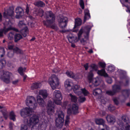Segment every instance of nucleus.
Segmentation results:
<instances>
[{
    "label": "nucleus",
    "instance_id": "e433bc0d",
    "mask_svg": "<svg viewBox=\"0 0 130 130\" xmlns=\"http://www.w3.org/2000/svg\"><path fill=\"white\" fill-rule=\"evenodd\" d=\"M106 93L107 95L110 96H113L116 94L114 92L113 90H108L106 91Z\"/></svg>",
    "mask_w": 130,
    "mask_h": 130
},
{
    "label": "nucleus",
    "instance_id": "9b49d317",
    "mask_svg": "<svg viewBox=\"0 0 130 130\" xmlns=\"http://www.w3.org/2000/svg\"><path fill=\"white\" fill-rule=\"evenodd\" d=\"M47 112L50 116L52 115L54 112V108L53 103L51 101H49L47 104Z\"/></svg>",
    "mask_w": 130,
    "mask_h": 130
},
{
    "label": "nucleus",
    "instance_id": "f03ea898",
    "mask_svg": "<svg viewBox=\"0 0 130 130\" xmlns=\"http://www.w3.org/2000/svg\"><path fill=\"white\" fill-rule=\"evenodd\" d=\"M58 22L59 26L61 29H62V30H60V32L62 33L66 32L67 31L64 29L66 27L68 23L67 18L63 16H59L58 17Z\"/></svg>",
    "mask_w": 130,
    "mask_h": 130
},
{
    "label": "nucleus",
    "instance_id": "338daca9",
    "mask_svg": "<svg viewBox=\"0 0 130 130\" xmlns=\"http://www.w3.org/2000/svg\"><path fill=\"white\" fill-rule=\"evenodd\" d=\"M80 42L83 45H84L86 43V40H85L84 39L80 40Z\"/></svg>",
    "mask_w": 130,
    "mask_h": 130
},
{
    "label": "nucleus",
    "instance_id": "49530a36",
    "mask_svg": "<svg viewBox=\"0 0 130 130\" xmlns=\"http://www.w3.org/2000/svg\"><path fill=\"white\" fill-rule=\"evenodd\" d=\"M44 12L43 10L42 9H40L38 11V15L41 17H42L44 15Z\"/></svg>",
    "mask_w": 130,
    "mask_h": 130
},
{
    "label": "nucleus",
    "instance_id": "f3484780",
    "mask_svg": "<svg viewBox=\"0 0 130 130\" xmlns=\"http://www.w3.org/2000/svg\"><path fill=\"white\" fill-rule=\"evenodd\" d=\"M20 32L24 37H25L28 34L29 30L28 27H24L20 30Z\"/></svg>",
    "mask_w": 130,
    "mask_h": 130
},
{
    "label": "nucleus",
    "instance_id": "37998d69",
    "mask_svg": "<svg viewBox=\"0 0 130 130\" xmlns=\"http://www.w3.org/2000/svg\"><path fill=\"white\" fill-rule=\"evenodd\" d=\"M5 64V61L3 60L0 61V69H2L4 67Z\"/></svg>",
    "mask_w": 130,
    "mask_h": 130
},
{
    "label": "nucleus",
    "instance_id": "0eeeda50",
    "mask_svg": "<svg viewBox=\"0 0 130 130\" xmlns=\"http://www.w3.org/2000/svg\"><path fill=\"white\" fill-rule=\"evenodd\" d=\"M53 100L54 103L57 104H59L62 99V97L60 92L59 90H55L53 93Z\"/></svg>",
    "mask_w": 130,
    "mask_h": 130
},
{
    "label": "nucleus",
    "instance_id": "8fccbe9b",
    "mask_svg": "<svg viewBox=\"0 0 130 130\" xmlns=\"http://www.w3.org/2000/svg\"><path fill=\"white\" fill-rule=\"evenodd\" d=\"M18 71L20 75H23V72H24L22 67H20L18 69Z\"/></svg>",
    "mask_w": 130,
    "mask_h": 130
},
{
    "label": "nucleus",
    "instance_id": "2eb2a0df",
    "mask_svg": "<svg viewBox=\"0 0 130 130\" xmlns=\"http://www.w3.org/2000/svg\"><path fill=\"white\" fill-rule=\"evenodd\" d=\"M0 112H2L5 120H7L8 117V112L7 108L5 107L4 108L0 110Z\"/></svg>",
    "mask_w": 130,
    "mask_h": 130
},
{
    "label": "nucleus",
    "instance_id": "a211bd4d",
    "mask_svg": "<svg viewBox=\"0 0 130 130\" xmlns=\"http://www.w3.org/2000/svg\"><path fill=\"white\" fill-rule=\"evenodd\" d=\"M78 108V106L77 104H73L71 109L73 114H76L79 112Z\"/></svg>",
    "mask_w": 130,
    "mask_h": 130
},
{
    "label": "nucleus",
    "instance_id": "79ce46f5",
    "mask_svg": "<svg viewBox=\"0 0 130 130\" xmlns=\"http://www.w3.org/2000/svg\"><path fill=\"white\" fill-rule=\"evenodd\" d=\"M70 82L69 79H67L65 82L64 83V86L66 88L71 86L70 84Z\"/></svg>",
    "mask_w": 130,
    "mask_h": 130
},
{
    "label": "nucleus",
    "instance_id": "39448f33",
    "mask_svg": "<svg viewBox=\"0 0 130 130\" xmlns=\"http://www.w3.org/2000/svg\"><path fill=\"white\" fill-rule=\"evenodd\" d=\"M39 120V117L37 115L34 114L29 121L27 120L28 125L29 126H32L31 129L32 130L35 124L37 123Z\"/></svg>",
    "mask_w": 130,
    "mask_h": 130
},
{
    "label": "nucleus",
    "instance_id": "f8f14e48",
    "mask_svg": "<svg viewBox=\"0 0 130 130\" xmlns=\"http://www.w3.org/2000/svg\"><path fill=\"white\" fill-rule=\"evenodd\" d=\"M15 12L17 13L15 17L17 19H19L24 14L23 10L20 7H18L16 8Z\"/></svg>",
    "mask_w": 130,
    "mask_h": 130
},
{
    "label": "nucleus",
    "instance_id": "6ab92c4d",
    "mask_svg": "<svg viewBox=\"0 0 130 130\" xmlns=\"http://www.w3.org/2000/svg\"><path fill=\"white\" fill-rule=\"evenodd\" d=\"M122 96L125 99L126 98V96L127 95V97H128L130 94V90L128 89L123 90L122 91Z\"/></svg>",
    "mask_w": 130,
    "mask_h": 130
},
{
    "label": "nucleus",
    "instance_id": "a878e982",
    "mask_svg": "<svg viewBox=\"0 0 130 130\" xmlns=\"http://www.w3.org/2000/svg\"><path fill=\"white\" fill-rule=\"evenodd\" d=\"M102 92V90L100 89H95L93 91V94L95 96H98L101 94Z\"/></svg>",
    "mask_w": 130,
    "mask_h": 130
},
{
    "label": "nucleus",
    "instance_id": "bf43d9fd",
    "mask_svg": "<svg viewBox=\"0 0 130 130\" xmlns=\"http://www.w3.org/2000/svg\"><path fill=\"white\" fill-rule=\"evenodd\" d=\"M130 123L128 124H126L125 126V130H130Z\"/></svg>",
    "mask_w": 130,
    "mask_h": 130
},
{
    "label": "nucleus",
    "instance_id": "58836bf2",
    "mask_svg": "<svg viewBox=\"0 0 130 130\" xmlns=\"http://www.w3.org/2000/svg\"><path fill=\"white\" fill-rule=\"evenodd\" d=\"M13 50L14 52L17 54H21L22 53V50L17 47L13 48Z\"/></svg>",
    "mask_w": 130,
    "mask_h": 130
},
{
    "label": "nucleus",
    "instance_id": "6e6552de",
    "mask_svg": "<svg viewBox=\"0 0 130 130\" xmlns=\"http://www.w3.org/2000/svg\"><path fill=\"white\" fill-rule=\"evenodd\" d=\"M93 71L90 70L89 72L88 76V78L89 83L92 82L95 86H97L99 85V82L98 79L96 78H93Z\"/></svg>",
    "mask_w": 130,
    "mask_h": 130
},
{
    "label": "nucleus",
    "instance_id": "f704fd0d",
    "mask_svg": "<svg viewBox=\"0 0 130 130\" xmlns=\"http://www.w3.org/2000/svg\"><path fill=\"white\" fill-rule=\"evenodd\" d=\"M70 115H68L66 117V118L65 121V125L66 127L69 126V124L70 123Z\"/></svg>",
    "mask_w": 130,
    "mask_h": 130
},
{
    "label": "nucleus",
    "instance_id": "69168bd1",
    "mask_svg": "<svg viewBox=\"0 0 130 130\" xmlns=\"http://www.w3.org/2000/svg\"><path fill=\"white\" fill-rule=\"evenodd\" d=\"M19 81V79H17L12 81V83L13 85H16L18 83Z\"/></svg>",
    "mask_w": 130,
    "mask_h": 130
},
{
    "label": "nucleus",
    "instance_id": "052dcab7",
    "mask_svg": "<svg viewBox=\"0 0 130 130\" xmlns=\"http://www.w3.org/2000/svg\"><path fill=\"white\" fill-rule=\"evenodd\" d=\"M104 128L101 129V130H109V128L108 126L106 125H103Z\"/></svg>",
    "mask_w": 130,
    "mask_h": 130
},
{
    "label": "nucleus",
    "instance_id": "0e129e2a",
    "mask_svg": "<svg viewBox=\"0 0 130 130\" xmlns=\"http://www.w3.org/2000/svg\"><path fill=\"white\" fill-rule=\"evenodd\" d=\"M91 27L90 26H87L85 27V29L87 30V31L90 32L91 29Z\"/></svg>",
    "mask_w": 130,
    "mask_h": 130
},
{
    "label": "nucleus",
    "instance_id": "09e8293b",
    "mask_svg": "<svg viewBox=\"0 0 130 130\" xmlns=\"http://www.w3.org/2000/svg\"><path fill=\"white\" fill-rule=\"evenodd\" d=\"M80 90L82 91L81 93L82 92L85 96L89 94L88 91L86 90L85 88L80 89Z\"/></svg>",
    "mask_w": 130,
    "mask_h": 130
},
{
    "label": "nucleus",
    "instance_id": "3c124183",
    "mask_svg": "<svg viewBox=\"0 0 130 130\" xmlns=\"http://www.w3.org/2000/svg\"><path fill=\"white\" fill-rule=\"evenodd\" d=\"M13 33L12 32H10L8 36V39L10 40H12L13 39Z\"/></svg>",
    "mask_w": 130,
    "mask_h": 130
},
{
    "label": "nucleus",
    "instance_id": "72a5a7b5",
    "mask_svg": "<svg viewBox=\"0 0 130 130\" xmlns=\"http://www.w3.org/2000/svg\"><path fill=\"white\" fill-rule=\"evenodd\" d=\"M0 79L6 84H8L10 82V78L0 77Z\"/></svg>",
    "mask_w": 130,
    "mask_h": 130
},
{
    "label": "nucleus",
    "instance_id": "9d476101",
    "mask_svg": "<svg viewBox=\"0 0 130 130\" xmlns=\"http://www.w3.org/2000/svg\"><path fill=\"white\" fill-rule=\"evenodd\" d=\"M14 9L10 7L7 11H5L3 13V17L6 19H9V21L10 19L12 18V17L13 16L14 12Z\"/></svg>",
    "mask_w": 130,
    "mask_h": 130
},
{
    "label": "nucleus",
    "instance_id": "393cba45",
    "mask_svg": "<svg viewBox=\"0 0 130 130\" xmlns=\"http://www.w3.org/2000/svg\"><path fill=\"white\" fill-rule=\"evenodd\" d=\"M22 38V36L20 34H15L14 36V41L15 42L17 43Z\"/></svg>",
    "mask_w": 130,
    "mask_h": 130
},
{
    "label": "nucleus",
    "instance_id": "f257e3e1",
    "mask_svg": "<svg viewBox=\"0 0 130 130\" xmlns=\"http://www.w3.org/2000/svg\"><path fill=\"white\" fill-rule=\"evenodd\" d=\"M26 104L29 107H26L21 110L20 113L23 117L30 116L32 114L31 109H35L37 105L35 99L33 96H28L26 100Z\"/></svg>",
    "mask_w": 130,
    "mask_h": 130
},
{
    "label": "nucleus",
    "instance_id": "5fc2aeb1",
    "mask_svg": "<svg viewBox=\"0 0 130 130\" xmlns=\"http://www.w3.org/2000/svg\"><path fill=\"white\" fill-rule=\"evenodd\" d=\"M115 70V68L111 66H109L107 69V70L111 72Z\"/></svg>",
    "mask_w": 130,
    "mask_h": 130
},
{
    "label": "nucleus",
    "instance_id": "864d4df0",
    "mask_svg": "<svg viewBox=\"0 0 130 130\" xmlns=\"http://www.w3.org/2000/svg\"><path fill=\"white\" fill-rule=\"evenodd\" d=\"M27 126L26 125H22L21 126L20 130H28Z\"/></svg>",
    "mask_w": 130,
    "mask_h": 130
},
{
    "label": "nucleus",
    "instance_id": "7c9ffc66",
    "mask_svg": "<svg viewBox=\"0 0 130 130\" xmlns=\"http://www.w3.org/2000/svg\"><path fill=\"white\" fill-rule=\"evenodd\" d=\"M48 24L49 25L48 26H46L47 27L51 28L54 29L55 31L58 30L59 29L57 25L55 24H53H53Z\"/></svg>",
    "mask_w": 130,
    "mask_h": 130
},
{
    "label": "nucleus",
    "instance_id": "2f4dec72",
    "mask_svg": "<svg viewBox=\"0 0 130 130\" xmlns=\"http://www.w3.org/2000/svg\"><path fill=\"white\" fill-rule=\"evenodd\" d=\"M9 116L10 119L12 120L13 121H15L16 116L13 111H11L10 112Z\"/></svg>",
    "mask_w": 130,
    "mask_h": 130
},
{
    "label": "nucleus",
    "instance_id": "4468645a",
    "mask_svg": "<svg viewBox=\"0 0 130 130\" xmlns=\"http://www.w3.org/2000/svg\"><path fill=\"white\" fill-rule=\"evenodd\" d=\"M90 18V15L89 13V10L87 9L84 10V22L85 23L87 20Z\"/></svg>",
    "mask_w": 130,
    "mask_h": 130
},
{
    "label": "nucleus",
    "instance_id": "6e6d98bb",
    "mask_svg": "<svg viewBox=\"0 0 130 130\" xmlns=\"http://www.w3.org/2000/svg\"><path fill=\"white\" fill-rule=\"evenodd\" d=\"M79 4L80 6L82 9L84 8V4L83 0H80Z\"/></svg>",
    "mask_w": 130,
    "mask_h": 130
},
{
    "label": "nucleus",
    "instance_id": "b1692460",
    "mask_svg": "<svg viewBox=\"0 0 130 130\" xmlns=\"http://www.w3.org/2000/svg\"><path fill=\"white\" fill-rule=\"evenodd\" d=\"M34 4L38 7H44L45 5L44 3L40 1L35 2L34 3Z\"/></svg>",
    "mask_w": 130,
    "mask_h": 130
},
{
    "label": "nucleus",
    "instance_id": "4be33fe9",
    "mask_svg": "<svg viewBox=\"0 0 130 130\" xmlns=\"http://www.w3.org/2000/svg\"><path fill=\"white\" fill-rule=\"evenodd\" d=\"M107 121L108 122L113 123L115 121V120L113 116L110 115H107L106 117Z\"/></svg>",
    "mask_w": 130,
    "mask_h": 130
},
{
    "label": "nucleus",
    "instance_id": "1a4fd4ad",
    "mask_svg": "<svg viewBox=\"0 0 130 130\" xmlns=\"http://www.w3.org/2000/svg\"><path fill=\"white\" fill-rule=\"evenodd\" d=\"M97 73L100 75L107 77L106 79L107 82L109 84H111L112 82V78L108 76L107 73L105 72L104 69H102L101 70H98Z\"/></svg>",
    "mask_w": 130,
    "mask_h": 130
},
{
    "label": "nucleus",
    "instance_id": "4d7b16f0",
    "mask_svg": "<svg viewBox=\"0 0 130 130\" xmlns=\"http://www.w3.org/2000/svg\"><path fill=\"white\" fill-rule=\"evenodd\" d=\"M14 53L13 52L11 51L9 52L7 54L8 56L10 58L14 56Z\"/></svg>",
    "mask_w": 130,
    "mask_h": 130
},
{
    "label": "nucleus",
    "instance_id": "c756f323",
    "mask_svg": "<svg viewBox=\"0 0 130 130\" xmlns=\"http://www.w3.org/2000/svg\"><path fill=\"white\" fill-rule=\"evenodd\" d=\"M82 24V21L81 19H78L75 20V25L74 28H76L77 27L80 25Z\"/></svg>",
    "mask_w": 130,
    "mask_h": 130
},
{
    "label": "nucleus",
    "instance_id": "e2e57ef3",
    "mask_svg": "<svg viewBox=\"0 0 130 130\" xmlns=\"http://www.w3.org/2000/svg\"><path fill=\"white\" fill-rule=\"evenodd\" d=\"M60 71V69H59V68H55L54 69L53 71L54 72L57 73V72H59Z\"/></svg>",
    "mask_w": 130,
    "mask_h": 130
},
{
    "label": "nucleus",
    "instance_id": "423d86ee",
    "mask_svg": "<svg viewBox=\"0 0 130 130\" xmlns=\"http://www.w3.org/2000/svg\"><path fill=\"white\" fill-rule=\"evenodd\" d=\"M58 116V117L56 120V125L58 127H60L64 121V114L63 111H60L59 112Z\"/></svg>",
    "mask_w": 130,
    "mask_h": 130
},
{
    "label": "nucleus",
    "instance_id": "4c0bfd02",
    "mask_svg": "<svg viewBox=\"0 0 130 130\" xmlns=\"http://www.w3.org/2000/svg\"><path fill=\"white\" fill-rule=\"evenodd\" d=\"M11 74V73L8 72H4L3 74V76L2 77L10 78Z\"/></svg>",
    "mask_w": 130,
    "mask_h": 130
},
{
    "label": "nucleus",
    "instance_id": "13d9d810",
    "mask_svg": "<svg viewBox=\"0 0 130 130\" xmlns=\"http://www.w3.org/2000/svg\"><path fill=\"white\" fill-rule=\"evenodd\" d=\"M86 99L85 97H80L78 100L79 102L80 103H83L85 101Z\"/></svg>",
    "mask_w": 130,
    "mask_h": 130
},
{
    "label": "nucleus",
    "instance_id": "473e14b6",
    "mask_svg": "<svg viewBox=\"0 0 130 130\" xmlns=\"http://www.w3.org/2000/svg\"><path fill=\"white\" fill-rule=\"evenodd\" d=\"M41 84L38 83H34L31 87V89L34 90V89H36L40 87L41 86Z\"/></svg>",
    "mask_w": 130,
    "mask_h": 130
},
{
    "label": "nucleus",
    "instance_id": "a18cd8bd",
    "mask_svg": "<svg viewBox=\"0 0 130 130\" xmlns=\"http://www.w3.org/2000/svg\"><path fill=\"white\" fill-rule=\"evenodd\" d=\"M5 51L4 48L3 47L0 48V55L1 57H3L5 54Z\"/></svg>",
    "mask_w": 130,
    "mask_h": 130
},
{
    "label": "nucleus",
    "instance_id": "680f3d73",
    "mask_svg": "<svg viewBox=\"0 0 130 130\" xmlns=\"http://www.w3.org/2000/svg\"><path fill=\"white\" fill-rule=\"evenodd\" d=\"M108 109L110 111H112L115 109V108L114 106H110L108 107Z\"/></svg>",
    "mask_w": 130,
    "mask_h": 130
},
{
    "label": "nucleus",
    "instance_id": "c85d7f7f",
    "mask_svg": "<svg viewBox=\"0 0 130 130\" xmlns=\"http://www.w3.org/2000/svg\"><path fill=\"white\" fill-rule=\"evenodd\" d=\"M95 121L96 124L98 125H103L104 123V120L102 119H96Z\"/></svg>",
    "mask_w": 130,
    "mask_h": 130
},
{
    "label": "nucleus",
    "instance_id": "7ed1b4c3",
    "mask_svg": "<svg viewBox=\"0 0 130 130\" xmlns=\"http://www.w3.org/2000/svg\"><path fill=\"white\" fill-rule=\"evenodd\" d=\"M46 17L47 20L46 21H43L44 25L45 26H48V24H53L55 22V15L51 11H46L45 12Z\"/></svg>",
    "mask_w": 130,
    "mask_h": 130
},
{
    "label": "nucleus",
    "instance_id": "c9c22d12",
    "mask_svg": "<svg viewBox=\"0 0 130 130\" xmlns=\"http://www.w3.org/2000/svg\"><path fill=\"white\" fill-rule=\"evenodd\" d=\"M69 95L72 101L75 103L76 102L77 100V97L71 94H70Z\"/></svg>",
    "mask_w": 130,
    "mask_h": 130
},
{
    "label": "nucleus",
    "instance_id": "412c9836",
    "mask_svg": "<svg viewBox=\"0 0 130 130\" xmlns=\"http://www.w3.org/2000/svg\"><path fill=\"white\" fill-rule=\"evenodd\" d=\"M66 74L68 77L73 79H76L77 78L76 77V75L72 72L67 71L66 72Z\"/></svg>",
    "mask_w": 130,
    "mask_h": 130
},
{
    "label": "nucleus",
    "instance_id": "dca6fc26",
    "mask_svg": "<svg viewBox=\"0 0 130 130\" xmlns=\"http://www.w3.org/2000/svg\"><path fill=\"white\" fill-rule=\"evenodd\" d=\"M112 89L116 94L117 93L119 92L120 91L121 87L120 85H115L112 86Z\"/></svg>",
    "mask_w": 130,
    "mask_h": 130
},
{
    "label": "nucleus",
    "instance_id": "ea45409f",
    "mask_svg": "<svg viewBox=\"0 0 130 130\" xmlns=\"http://www.w3.org/2000/svg\"><path fill=\"white\" fill-rule=\"evenodd\" d=\"M122 120L127 124L130 123V121L128 118H126L125 116H123L122 117Z\"/></svg>",
    "mask_w": 130,
    "mask_h": 130
},
{
    "label": "nucleus",
    "instance_id": "cd10ccee",
    "mask_svg": "<svg viewBox=\"0 0 130 130\" xmlns=\"http://www.w3.org/2000/svg\"><path fill=\"white\" fill-rule=\"evenodd\" d=\"M39 94L42 95L44 99L46 98L48 96L47 91L45 90H40L39 91Z\"/></svg>",
    "mask_w": 130,
    "mask_h": 130
},
{
    "label": "nucleus",
    "instance_id": "bb28decb",
    "mask_svg": "<svg viewBox=\"0 0 130 130\" xmlns=\"http://www.w3.org/2000/svg\"><path fill=\"white\" fill-rule=\"evenodd\" d=\"M80 88V86L78 85H75L74 87L73 90L75 93L78 95H79L81 93V91L78 90Z\"/></svg>",
    "mask_w": 130,
    "mask_h": 130
},
{
    "label": "nucleus",
    "instance_id": "aec40b11",
    "mask_svg": "<svg viewBox=\"0 0 130 130\" xmlns=\"http://www.w3.org/2000/svg\"><path fill=\"white\" fill-rule=\"evenodd\" d=\"M37 100L38 104L40 106H44L45 104L44 101L40 96L38 95L37 96Z\"/></svg>",
    "mask_w": 130,
    "mask_h": 130
},
{
    "label": "nucleus",
    "instance_id": "5701e85b",
    "mask_svg": "<svg viewBox=\"0 0 130 130\" xmlns=\"http://www.w3.org/2000/svg\"><path fill=\"white\" fill-rule=\"evenodd\" d=\"M83 32V29L82 28L80 29V30L79 31L78 34H77L78 37H75V40H74V41L75 42H77L80 40V39L81 38L82 36V34Z\"/></svg>",
    "mask_w": 130,
    "mask_h": 130
},
{
    "label": "nucleus",
    "instance_id": "c03bdc74",
    "mask_svg": "<svg viewBox=\"0 0 130 130\" xmlns=\"http://www.w3.org/2000/svg\"><path fill=\"white\" fill-rule=\"evenodd\" d=\"M90 67L93 69V71L94 70L95 71L97 70L98 68V66L94 64H92L90 66Z\"/></svg>",
    "mask_w": 130,
    "mask_h": 130
},
{
    "label": "nucleus",
    "instance_id": "603ef678",
    "mask_svg": "<svg viewBox=\"0 0 130 130\" xmlns=\"http://www.w3.org/2000/svg\"><path fill=\"white\" fill-rule=\"evenodd\" d=\"M68 39L69 42L71 43H72L73 42V40L74 39H75V37H74L72 36H69L68 38Z\"/></svg>",
    "mask_w": 130,
    "mask_h": 130
},
{
    "label": "nucleus",
    "instance_id": "20e7f679",
    "mask_svg": "<svg viewBox=\"0 0 130 130\" xmlns=\"http://www.w3.org/2000/svg\"><path fill=\"white\" fill-rule=\"evenodd\" d=\"M48 82L53 89H55L58 86L59 83L58 77L54 74L52 75L49 78Z\"/></svg>",
    "mask_w": 130,
    "mask_h": 130
},
{
    "label": "nucleus",
    "instance_id": "774afa93",
    "mask_svg": "<svg viewBox=\"0 0 130 130\" xmlns=\"http://www.w3.org/2000/svg\"><path fill=\"white\" fill-rule=\"evenodd\" d=\"M88 63H87L86 64L84 65V67L85 68V70H88Z\"/></svg>",
    "mask_w": 130,
    "mask_h": 130
},
{
    "label": "nucleus",
    "instance_id": "de8ad7c7",
    "mask_svg": "<svg viewBox=\"0 0 130 130\" xmlns=\"http://www.w3.org/2000/svg\"><path fill=\"white\" fill-rule=\"evenodd\" d=\"M98 64L99 66L100 67L103 68H105L106 67V64L104 62L100 61L98 62Z\"/></svg>",
    "mask_w": 130,
    "mask_h": 130
},
{
    "label": "nucleus",
    "instance_id": "ddd939ff",
    "mask_svg": "<svg viewBox=\"0 0 130 130\" xmlns=\"http://www.w3.org/2000/svg\"><path fill=\"white\" fill-rule=\"evenodd\" d=\"M2 29L3 32H4L5 34H6L9 31L11 30H13L16 31H18V30L17 29L14 28L11 26L7 28H6V26H5L4 28Z\"/></svg>",
    "mask_w": 130,
    "mask_h": 130
},
{
    "label": "nucleus",
    "instance_id": "a19ab883",
    "mask_svg": "<svg viewBox=\"0 0 130 130\" xmlns=\"http://www.w3.org/2000/svg\"><path fill=\"white\" fill-rule=\"evenodd\" d=\"M19 27L21 28H23L26 27L25 24L23 21H20L18 24Z\"/></svg>",
    "mask_w": 130,
    "mask_h": 130
}]
</instances>
